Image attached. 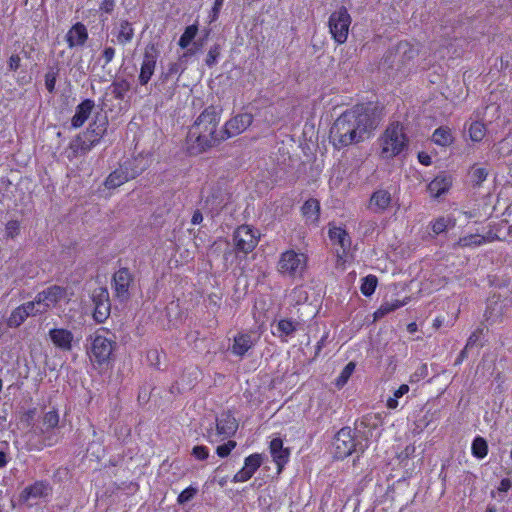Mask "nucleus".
Returning <instances> with one entry per match:
<instances>
[{
    "mask_svg": "<svg viewBox=\"0 0 512 512\" xmlns=\"http://www.w3.org/2000/svg\"><path fill=\"white\" fill-rule=\"evenodd\" d=\"M376 126L371 109L356 105L336 119L330 130V139L336 148L341 149L369 139Z\"/></svg>",
    "mask_w": 512,
    "mask_h": 512,
    "instance_id": "nucleus-1",
    "label": "nucleus"
},
{
    "mask_svg": "<svg viewBox=\"0 0 512 512\" xmlns=\"http://www.w3.org/2000/svg\"><path fill=\"white\" fill-rule=\"evenodd\" d=\"M220 112L214 106L205 108L189 128L186 150L192 156L200 155L225 140L223 131L218 130Z\"/></svg>",
    "mask_w": 512,
    "mask_h": 512,
    "instance_id": "nucleus-2",
    "label": "nucleus"
},
{
    "mask_svg": "<svg viewBox=\"0 0 512 512\" xmlns=\"http://www.w3.org/2000/svg\"><path fill=\"white\" fill-rule=\"evenodd\" d=\"M381 157L385 159L399 155L407 146V137L403 126L396 122L391 123L379 138Z\"/></svg>",
    "mask_w": 512,
    "mask_h": 512,
    "instance_id": "nucleus-3",
    "label": "nucleus"
},
{
    "mask_svg": "<svg viewBox=\"0 0 512 512\" xmlns=\"http://www.w3.org/2000/svg\"><path fill=\"white\" fill-rule=\"evenodd\" d=\"M308 257L302 252L286 250L280 254L277 271L288 278H301L307 268Z\"/></svg>",
    "mask_w": 512,
    "mask_h": 512,
    "instance_id": "nucleus-4",
    "label": "nucleus"
},
{
    "mask_svg": "<svg viewBox=\"0 0 512 512\" xmlns=\"http://www.w3.org/2000/svg\"><path fill=\"white\" fill-rule=\"evenodd\" d=\"M107 334V331L100 329L89 338L90 346L88 348V355L92 361L98 364L108 362L114 350L115 342L107 337Z\"/></svg>",
    "mask_w": 512,
    "mask_h": 512,
    "instance_id": "nucleus-5",
    "label": "nucleus"
},
{
    "mask_svg": "<svg viewBox=\"0 0 512 512\" xmlns=\"http://www.w3.org/2000/svg\"><path fill=\"white\" fill-rule=\"evenodd\" d=\"M259 233L249 225L239 226L233 233V245L237 254L252 252L259 242Z\"/></svg>",
    "mask_w": 512,
    "mask_h": 512,
    "instance_id": "nucleus-6",
    "label": "nucleus"
},
{
    "mask_svg": "<svg viewBox=\"0 0 512 512\" xmlns=\"http://www.w3.org/2000/svg\"><path fill=\"white\" fill-rule=\"evenodd\" d=\"M329 29L333 39L338 44L346 42L351 24V17L346 8L341 7L329 17Z\"/></svg>",
    "mask_w": 512,
    "mask_h": 512,
    "instance_id": "nucleus-7",
    "label": "nucleus"
},
{
    "mask_svg": "<svg viewBox=\"0 0 512 512\" xmlns=\"http://www.w3.org/2000/svg\"><path fill=\"white\" fill-rule=\"evenodd\" d=\"M355 447L356 443L352 429L349 427L340 429L333 441L335 456L340 459L346 458L355 451Z\"/></svg>",
    "mask_w": 512,
    "mask_h": 512,
    "instance_id": "nucleus-8",
    "label": "nucleus"
},
{
    "mask_svg": "<svg viewBox=\"0 0 512 512\" xmlns=\"http://www.w3.org/2000/svg\"><path fill=\"white\" fill-rule=\"evenodd\" d=\"M67 298L66 290L60 286L53 285L36 295V303L45 308V313L56 307L61 301Z\"/></svg>",
    "mask_w": 512,
    "mask_h": 512,
    "instance_id": "nucleus-9",
    "label": "nucleus"
},
{
    "mask_svg": "<svg viewBox=\"0 0 512 512\" xmlns=\"http://www.w3.org/2000/svg\"><path fill=\"white\" fill-rule=\"evenodd\" d=\"M158 56L159 51L154 44H150L145 48L138 78L141 85H146L150 81L155 71Z\"/></svg>",
    "mask_w": 512,
    "mask_h": 512,
    "instance_id": "nucleus-10",
    "label": "nucleus"
},
{
    "mask_svg": "<svg viewBox=\"0 0 512 512\" xmlns=\"http://www.w3.org/2000/svg\"><path fill=\"white\" fill-rule=\"evenodd\" d=\"M133 277L127 268H121L113 276V288L115 296L120 301H126L130 298V286Z\"/></svg>",
    "mask_w": 512,
    "mask_h": 512,
    "instance_id": "nucleus-11",
    "label": "nucleus"
},
{
    "mask_svg": "<svg viewBox=\"0 0 512 512\" xmlns=\"http://www.w3.org/2000/svg\"><path fill=\"white\" fill-rule=\"evenodd\" d=\"M253 121V116L250 113H242L234 116L225 123L223 135L225 139L237 136L244 132Z\"/></svg>",
    "mask_w": 512,
    "mask_h": 512,
    "instance_id": "nucleus-12",
    "label": "nucleus"
},
{
    "mask_svg": "<svg viewBox=\"0 0 512 512\" xmlns=\"http://www.w3.org/2000/svg\"><path fill=\"white\" fill-rule=\"evenodd\" d=\"M262 462V455L258 453L251 454L246 457L243 468L234 475L233 482L238 483L248 481L262 465Z\"/></svg>",
    "mask_w": 512,
    "mask_h": 512,
    "instance_id": "nucleus-13",
    "label": "nucleus"
},
{
    "mask_svg": "<svg viewBox=\"0 0 512 512\" xmlns=\"http://www.w3.org/2000/svg\"><path fill=\"white\" fill-rule=\"evenodd\" d=\"M52 492L49 483L45 481H37L34 484L27 486L21 492L19 500L25 504H29L31 499H40L48 497Z\"/></svg>",
    "mask_w": 512,
    "mask_h": 512,
    "instance_id": "nucleus-14",
    "label": "nucleus"
},
{
    "mask_svg": "<svg viewBox=\"0 0 512 512\" xmlns=\"http://www.w3.org/2000/svg\"><path fill=\"white\" fill-rule=\"evenodd\" d=\"M93 301L95 304L93 317L97 322L102 323L110 313L108 291L106 289H99V292L93 295Z\"/></svg>",
    "mask_w": 512,
    "mask_h": 512,
    "instance_id": "nucleus-15",
    "label": "nucleus"
},
{
    "mask_svg": "<svg viewBox=\"0 0 512 512\" xmlns=\"http://www.w3.org/2000/svg\"><path fill=\"white\" fill-rule=\"evenodd\" d=\"M51 342L62 351H71L73 347L74 335L65 328H53L49 331Z\"/></svg>",
    "mask_w": 512,
    "mask_h": 512,
    "instance_id": "nucleus-16",
    "label": "nucleus"
},
{
    "mask_svg": "<svg viewBox=\"0 0 512 512\" xmlns=\"http://www.w3.org/2000/svg\"><path fill=\"white\" fill-rule=\"evenodd\" d=\"M391 202V193L385 189H378L370 197L369 209L374 213H383L390 207Z\"/></svg>",
    "mask_w": 512,
    "mask_h": 512,
    "instance_id": "nucleus-17",
    "label": "nucleus"
},
{
    "mask_svg": "<svg viewBox=\"0 0 512 512\" xmlns=\"http://www.w3.org/2000/svg\"><path fill=\"white\" fill-rule=\"evenodd\" d=\"M497 239V234L493 233L492 231H489L486 235L474 233L460 237L457 245L460 247L475 248L486 243H491Z\"/></svg>",
    "mask_w": 512,
    "mask_h": 512,
    "instance_id": "nucleus-18",
    "label": "nucleus"
},
{
    "mask_svg": "<svg viewBox=\"0 0 512 512\" xmlns=\"http://www.w3.org/2000/svg\"><path fill=\"white\" fill-rule=\"evenodd\" d=\"M270 453L273 461L277 464L278 472H281L284 465L289 460V449L284 448L283 441L280 438H275L270 442Z\"/></svg>",
    "mask_w": 512,
    "mask_h": 512,
    "instance_id": "nucleus-19",
    "label": "nucleus"
},
{
    "mask_svg": "<svg viewBox=\"0 0 512 512\" xmlns=\"http://www.w3.org/2000/svg\"><path fill=\"white\" fill-rule=\"evenodd\" d=\"M238 428V424L234 416L230 413H222L216 419V435L228 437L233 435Z\"/></svg>",
    "mask_w": 512,
    "mask_h": 512,
    "instance_id": "nucleus-20",
    "label": "nucleus"
},
{
    "mask_svg": "<svg viewBox=\"0 0 512 512\" xmlns=\"http://www.w3.org/2000/svg\"><path fill=\"white\" fill-rule=\"evenodd\" d=\"M88 39V32L84 24L78 22L73 25L66 34V41L69 48L82 46Z\"/></svg>",
    "mask_w": 512,
    "mask_h": 512,
    "instance_id": "nucleus-21",
    "label": "nucleus"
},
{
    "mask_svg": "<svg viewBox=\"0 0 512 512\" xmlns=\"http://www.w3.org/2000/svg\"><path fill=\"white\" fill-rule=\"evenodd\" d=\"M95 103L91 99H85L77 107L74 116L71 119V125L73 128H79L83 126L86 120L89 118L92 110L94 109Z\"/></svg>",
    "mask_w": 512,
    "mask_h": 512,
    "instance_id": "nucleus-22",
    "label": "nucleus"
},
{
    "mask_svg": "<svg viewBox=\"0 0 512 512\" xmlns=\"http://www.w3.org/2000/svg\"><path fill=\"white\" fill-rule=\"evenodd\" d=\"M255 344L250 333H238L234 337L231 352L239 357H243Z\"/></svg>",
    "mask_w": 512,
    "mask_h": 512,
    "instance_id": "nucleus-23",
    "label": "nucleus"
},
{
    "mask_svg": "<svg viewBox=\"0 0 512 512\" xmlns=\"http://www.w3.org/2000/svg\"><path fill=\"white\" fill-rule=\"evenodd\" d=\"M136 173L128 172L127 168L121 166L114 170L105 180V186L108 189H115L130 179L135 178Z\"/></svg>",
    "mask_w": 512,
    "mask_h": 512,
    "instance_id": "nucleus-24",
    "label": "nucleus"
},
{
    "mask_svg": "<svg viewBox=\"0 0 512 512\" xmlns=\"http://www.w3.org/2000/svg\"><path fill=\"white\" fill-rule=\"evenodd\" d=\"M91 149V145L86 143L80 136L70 141L65 150V155L69 161H73L79 156L85 155Z\"/></svg>",
    "mask_w": 512,
    "mask_h": 512,
    "instance_id": "nucleus-25",
    "label": "nucleus"
},
{
    "mask_svg": "<svg viewBox=\"0 0 512 512\" xmlns=\"http://www.w3.org/2000/svg\"><path fill=\"white\" fill-rule=\"evenodd\" d=\"M302 213L307 223L316 224L320 216V203L317 199L310 198L302 206Z\"/></svg>",
    "mask_w": 512,
    "mask_h": 512,
    "instance_id": "nucleus-26",
    "label": "nucleus"
},
{
    "mask_svg": "<svg viewBox=\"0 0 512 512\" xmlns=\"http://www.w3.org/2000/svg\"><path fill=\"white\" fill-rule=\"evenodd\" d=\"M115 35L118 44L126 45L130 43L134 37V28L132 27V24L127 20H121Z\"/></svg>",
    "mask_w": 512,
    "mask_h": 512,
    "instance_id": "nucleus-27",
    "label": "nucleus"
},
{
    "mask_svg": "<svg viewBox=\"0 0 512 512\" xmlns=\"http://www.w3.org/2000/svg\"><path fill=\"white\" fill-rule=\"evenodd\" d=\"M328 234L330 240L334 244H338L342 248L343 252H345L346 249L349 248L351 243L350 238L343 228L337 226H330Z\"/></svg>",
    "mask_w": 512,
    "mask_h": 512,
    "instance_id": "nucleus-28",
    "label": "nucleus"
},
{
    "mask_svg": "<svg viewBox=\"0 0 512 512\" xmlns=\"http://www.w3.org/2000/svg\"><path fill=\"white\" fill-rule=\"evenodd\" d=\"M430 197L439 200L448 190V182L445 177H436L427 187Z\"/></svg>",
    "mask_w": 512,
    "mask_h": 512,
    "instance_id": "nucleus-29",
    "label": "nucleus"
},
{
    "mask_svg": "<svg viewBox=\"0 0 512 512\" xmlns=\"http://www.w3.org/2000/svg\"><path fill=\"white\" fill-rule=\"evenodd\" d=\"M483 336V328H477L469 336L464 349L460 352L459 358L455 364H460L463 359L467 356V350L480 345L481 338Z\"/></svg>",
    "mask_w": 512,
    "mask_h": 512,
    "instance_id": "nucleus-30",
    "label": "nucleus"
},
{
    "mask_svg": "<svg viewBox=\"0 0 512 512\" xmlns=\"http://www.w3.org/2000/svg\"><path fill=\"white\" fill-rule=\"evenodd\" d=\"M469 139L473 142H481L487 133V128L483 122L473 121L467 128Z\"/></svg>",
    "mask_w": 512,
    "mask_h": 512,
    "instance_id": "nucleus-31",
    "label": "nucleus"
},
{
    "mask_svg": "<svg viewBox=\"0 0 512 512\" xmlns=\"http://www.w3.org/2000/svg\"><path fill=\"white\" fill-rule=\"evenodd\" d=\"M488 174V170L485 167L477 166V164H474L468 172L469 180L473 187H480L486 181Z\"/></svg>",
    "mask_w": 512,
    "mask_h": 512,
    "instance_id": "nucleus-32",
    "label": "nucleus"
},
{
    "mask_svg": "<svg viewBox=\"0 0 512 512\" xmlns=\"http://www.w3.org/2000/svg\"><path fill=\"white\" fill-rule=\"evenodd\" d=\"M471 453L477 459H484L488 454L487 441L481 436L475 437L472 441Z\"/></svg>",
    "mask_w": 512,
    "mask_h": 512,
    "instance_id": "nucleus-33",
    "label": "nucleus"
},
{
    "mask_svg": "<svg viewBox=\"0 0 512 512\" xmlns=\"http://www.w3.org/2000/svg\"><path fill=\"white\" fill-rule=\"evenodd\" d=\"M405 304H406L405 301H400V300L385 302L375 311L374 318L380 319V318L384 317L385 315L395 311L396 309L404 306Z\"/></svg>",
    "mask_w": 512,
    "mask_h": 512,
    "instance_id": "nucleus-34",
    "label": "nucleus"
},
{
    "mask_svg": "<svg viewBox=\"0 0 512 512\" xmlns=\"http://www.w3.org/2000/svg\"><path fill=\"white\" fill-rule=\"evenodd\" d=\"M25 313L26 312H25L24 308H22L21 306H18L17 308H15L11 312L10 316L7 319L8 327L17 328L22 323H24V321L28 318L27 314H25Z\"/></svg>",
    "mask_w": 512,
    "mask_h": 512,
    "instance_id": "nucleus-35",
    "label": "nucleus"
},
{
    "mask_svg": "<svg viewBox=\"0 0 512 512\" xmlns=\"http://www.w3.org/2000/svg\"><path fill=\"white\" fill-rule=\"evenodd\" d=\"M112 94L116 99H124L127 92L130 90V84L127 80L121 79L112 83Z\"/></svg>",
    "mask_w": 512,
    "mask_h": 512,
    "instance_id": "nucleus-36",
    "label": "nucleus"
},
{
    "mask_svg": "<svg viewBox=\"0 0 512 512\" xmlns=\"http://www.w3.org/2000/svg\"><path fill=\"white\" fill-rule=\"evenodd\" d=\"M197 32H198V27L197 25H190L188 27H186L184 33L181 35L180 39H179V46L183 49L187 48L190 43L192 42V40L196 37L197 35Z\"/></svg>",
    "mask_w": 512,
    "mask_h": 512,
    "instance_id": "nucleus-37",
    "label": "nucleus"
},
{
    "mask_svg": "<svg viewBox=\"0 0 512 512\" xmlns=\"http://www.w3.org/2000/svg\"><path fill=\"white\" fill-rule=\"evenodd\" d=\"M409 392V386L407 384H402L393 394L392 397H389L386 402V406L388 409L394 410L398 407V399L403 397L405 394Z\"/></svg>",
    "mask_w": 512,
    "mask_h": 512,
    "instance_id": "nucleus-38",
    "label": "nucleus"
},
{
    "mask_svg": "<svg viewBox=\"0 0 512 512\" xmlns=\"http://www.w3.org/2000/svg\"><path fill=\"white\" fill-rule=\"evenodd\" d=\"M296 330V324L291 320L282 319L277 324V331L280 337L292 335Z\"/></svg>",
    "mask_w": 512,
    "mask_h": 512,
    "instance_id": "nucleus-39",
    "label": "nucleus"
},
{
    "mask_svg": "<svg viewBox=\"0 0 512 512\" xmlns=\"http://www.w3.org/2000/svg\"><path fill=\"white\" fill-rule=\"evenodd\" d=\"M355 370V363L349 362L341 371L340 375L337 377L335 384L338 388H342L349 378L351 377L352 373Z\"/></svg>",
    "mask_w": 512,
    "mask_h": 512,
    "instance_id": "nucleus-40",
    "label": "nucleus"
},
{
    "mask_svg": "<svg viewBox=\"0 0 512 512\" xmlns=\"http://www.w3.org/2000/svg\"><path fill=\"white\" fill-rule=\"evenodd\" d=\"M377 287V278L374 275L366 276L361 284V292L365 296H370L374 293Z\"/></svg>",
    "mask_w": 512,
    "mask_h": 512,
    "instance_id": "nucleus-41",
    "label": "nucleus"
},
{
    "mask_svg": "<svg viewBox=\"0 0 512 512\" xmlns=\"http://www.w3.org/2000/svg\"><path fill=\"white\" fill-rule=\"evenodd\" d=\"M25 310V314L27 317L36 316L45 313V308L41 306V304L36 303V297L33 301H28L22 305H20Z\"/></svg>",
    "mask_w": 512,
    "mask_h": 512,
    "instance_id": "nucleus-42",
    "label": "nucleus"
},
{
    "mask_svg": "<svg viewBox=\"0 0 512 512\" xmlns=\"http://www.w3.org/2000/svg\"><path fill=\"white\" fill-rule=\"evenodd\" d=\"M432 141L437 145L445 147L448 143V134L446 129L443 127L436 129L432 135Z\"/></svg>",
    "mask_w": 512,
    "mask_h": 512,
    "instance_id": "nucleus-43",
    "label": "nucleus"
},
{
    "mask_svg": "<svg viewBox=\"0 0 512 512\" xmlns=\"http://www.w3.org/2000/svg\"><path fill=\"white\" fill-rule=\"evenodd\" d=\"M59 423V414L56 411H49L44 415L43 424L47 429L55 428Z\"/></svg>",
    "mask_w": 512,
    "mask_h": 512,
    "instance_id": "nucleus-44",
    "label": "nucleus"
},
{
    "mask_svg": "<svg viewBox=\"0 0 512 512\" xmlns=\"http://www.w3.org/2000/svg\"><path fill=\"white\" fill-rule=\"evenodd\" d=\"M220 56V47L219 45L212 46L208 53L207 57L205 59V63L207 66L212 67L217 63V59Z\"/></svg>",
    "mask_w": 512,
    "mask_h": 512,
    "instance_id": "nucleus-45",
    "label": "nucleus"
},
{
    "mask_svg": "<svg viewBox=\"0 0 512 512\" xmlns=\"http://www.w3.org/2000/svg\"><path fill=\"white\" fill-rule=\"evenodd\" d=\"M20 232V223L17 220H10L6 223L5 233L9 238H15Z\"/></svg>",
    "mask_w": 512,
    "mask_h": 512,
    "instance_id": "nucleus-46",
    "label": "nucleus"
},
{
    "mask_svg": "<svg viewBox=\"0 0 512 512\" xmlns=\"http://www.w3.org/2000/svg\"><path fill=\"white\" fill-rule=\"evenodd\" d=\"M235 447L236 442L233 440H229L228 442L219 445L216 449V453L219 457L224 458L227 457Z\"/></svg>",
    "mask_w": 512,
    "mask_h": 512,
    "instance_id": "nucleus-47",
    "label": "nucleus"
},
{
    "mask_svg": "<svg viewBox=\"0 0 512 512\" xmlns=\"http://www.w3.org/2000/svg\"><path fill=\"white\" fill-rule=\"evenodd\" d=\"M197 493V489L194 488V487H188L186 488L185 490H183L178 498H177V502L179 504H185L187 502H189Z\"/></svg>",
    "mask_w": 512,
    "mask_h": 512,
    "instance_id": "nucleus-48",
    "label": "nucleus"
},
{
    "mask_svg": "<svg viewBox=\"0 0 512 512\" xmlns=\"http://www.w3.org/2000/svg\"><path fill=\"white\" fill-rule=\"evenodd\" d=\"M56 79L57 73L54 71H49L45 75V86L50 93H52L55 89Z\"/></svg>",
    "mask_w": 512,
    "mask_h": 512,
    "instance_id": "nucleus-49",
    "label": "nucleus"
},
{
    "mask_svg": "<svg viewBox=\"0 0 512 512\" xmlns=\"http://www.w3.org/2000/svg\"><path fill=\"white\" fill-rule=\"evenodd\" d=\"M446 228L447 220L444 217H440L434 223H432V231L435 235L444 232Z\"/></svg>",
    "mask_w": 512,
    "mask_h": 512,
    "instance_id": "nucleus-50",
    "label": "nucleus"
},
{
    "mask_svg": "<svg viewBox=\"0 0 512 512\" xmlns=\"http://www.w3.org/2000/svg\"><path fill=\"white\" fill-rule=\"evenodd\" d=\"M224 0H215L214 5L209 14L210 22H214L218 19L220 10L223 6Z\"/></svg>",
    "mask_w": 512,
    "mask_h": 512,
    "instance_id": "nucleus-51",
    "label": "nucleus"
},
{
    "mask_svg": "<svg viewBox=\"0 0 512 512\" xmlns=\"http://www.w3.org/2000/svg\"><path fill=\"white\" fill-rule=\"evenodd\" d=\"M192 454L198 460H205L208 457L209 452L205 446H195L192 450Z\"/></svg>",
    "mask_w": 512,
    "mask_h": 512,
    "instance_id": "nucleus-52",
    "label": "nucleus"
},
{
    "mask_svg": "<svg viewBox=\"0 0 512 512\" xmlns=\"http://www.w3.org/2000/svg\"><path fill=\"white\" fill-rule=\"evenodd\" d=\"M115 56V49L113 47H106L103 50L102 58L104 59L105 64L110 63Z\"/></svg>",
    "mask_w": 512,
    "mask_h": 512,
    "instance_id": "nucleus-53",
    "label": "nucleus"
},
{
    "mask_svg": "<svg viewBox=\"0 0 512 512\" xmlns=\"http://www.w3.org/2000/svg\"><path fill=\"white\" fill-rule=\"evenodd\" d=\"M512 487V481L509 478H503L500 481V484L498 486V490L500 492H507Z\"/></svg>",
    "mask_w": 512,
    "mask_h": 512,
    "instance_id": "nucleus-54",
    "label": "nucleus"
},
{
    "mask_svg": "<svg viewBox=\"0 0 512 512\" xmlns=\"http://www.w3.org/2000/svg\"><path fill=\"white\" fill-rule=\"evenodd\" d=\"M9 68L13 71L17 70L20 65V57L18 55H12L9 59Z\"/></svg>",
    "mask_w": 512,
    "mask_h": 512,
    "instance_id": "nucleus-55",
    "label": "nucleus"
},
{
    "mask_svg": "<svg viewBox=\"0 0 512 512\" xmlns=\"http://www.w3.org/2000/svg\"><path fill=\"white\" fill-rule=\"evenodd\" d=\"M418 160L421 164L426 165V166L431 164V157L429 154H427L425 152H420L418 154Z\"/></svg>",
    "mask_w": 512,
    "mask_h": 512,
    "instance_id": "nucleus-56",
    "label": "nucleus"
},
{
    "mask_svg": "<svg viewBox=\"0 0 512 512\" xmlns=\"http://www.w3.org/2000/svg\"><path fill=\"white\" fill-rule=\"evenodd\" d=\"M114 6H115L114 0H104L101 5V9L107 13H110L114 9Z\"/></svg>",
    "mask_w": 512,
    "mask_h": 512,
    "instance_id": "nucleus-57",
    "label": "nucleus"
},
{
    "mask_svg": "<svg viewBox=\"0 0 512 512\" xmlns=\"http://www.w3.org/2000/svg\"><path fill=\"white\" fill-rule=\"evenodd\" d=\"M203 221V215L199 210L194 211L191 222L194 225L200 224Z\"/></svg>",
    "mask_w": 512,
    "mask_h": 512,
    "instance_id": "nucleus-58",
    "label": "nucleus"
},
{
    "mask_svg": "<svg viewBox=\"0 0 512 512\" xmlns=\"http://www.w3.org/2000/svg\"><path fill=\"white\" fill-rule=\"evenodd\" d=\"M180 66L178 63H171L168 67L167 75L177 74L179 72Z\"/></svg>",
    "mask_w": 512,
    "mask_h": 512,
    "instance_id": "nucleus-59",
    "label": "nucleus"
},
{
    "mask_svg": "<svg viewBox=\"0 0 512 512\" xmlns=\"http://www.w3.org/2000/svg\"><path fill=\"white\" fill-rule=\"evenodd\" d=\"M7 464L6 454L0 451V467H4Z\"/></svg>",
    "mask_w": 512,
    "mask_h": 512,
    "instance_id": "nucleus-60",
    "label": "nucleus"
},
{
    "mask_svg": "<svg viewBox=\"0 0 512 512\" xmlns=\"http://www.w3.org/2000/svg\"><path fill=\"white\" fill-rule=\"evenodd\" d=\"M407 329L410 333H414L416 330H417V325L416 323H410L408 324L407 326Z\"/></svg>",
    "mask_w": 512,
    "mask_h": 512,
    "instance_id": "nucleus-61",
    "label": "nucleus"
},
{
    "mask_svg": "<svg viewBox=\"0 0 512 512\" xmlns=\"http://www.w3.org/2000/svg\"><path fill=\"white\" fill-rule=\"evenodd\" d=\"M486 512H496V509H495V507H493V506H489V507L487 508Z\"/></svg>",
    "mask_w": 512,
    "mask_h": 512,
    "instance_id": "nucleus-62",
    "label": "nucleus"
},
{
    "mask_svg": "<svg viewBox=\"0 0 512 512\" xmlns=\"http://www.w3.org/2000/svg\"><path fill=\"white\" fill-rule=\"evenodd\" d=\"M213 436H214V434H213V433H209V434H208V437L210 438V441H211V442L217 441V439H213Z\"/></svg>",
    "mask_w": 512,
    "mask_h": 512,
    "instance_id": "nucleus-63",
    "label": "nucleus"
},
{
    "mask_svg": "<svg viewBox=\"0 0 512 512\" xmlns=\"http://www.w3.org/2000/svg\"><path fill=\"white\" fill-rule=\"evenodd\" d=\"M324 339H321V341L318 342L317 349L320 350L321 346L323 345Z\"/></svg>",
    "mask_w": 512,
    "mask_h": 512,
    "instance_id": "nucleus-64",
    "label": "nucleus"
}]
</instances>
